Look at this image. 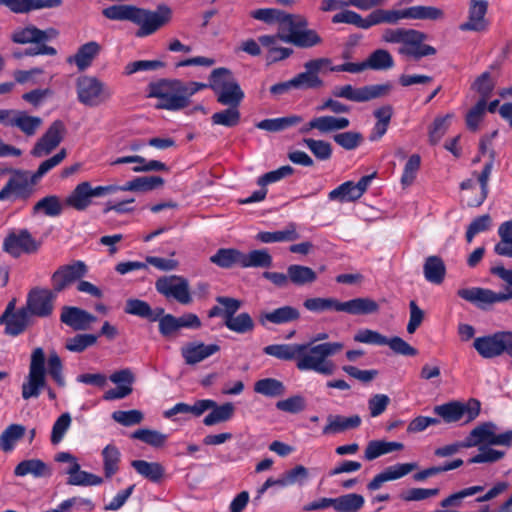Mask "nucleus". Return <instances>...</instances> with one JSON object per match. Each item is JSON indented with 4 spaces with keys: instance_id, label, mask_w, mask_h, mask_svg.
<instances>
[{
    "instance_id": "obj_1",
    "label": "nucleus",
    "mask_w": 512,
    "mask_h": 512,
    "mask_svg": "<svg viewBox=\"0 0 512 512\" xmlns=\"http://www.w3.org/2000/svg\"><path fill=\"white\" fill-rule=\"evenodd\" d=\"M342 342H323L318 345L312 343L301 344H273L263 348L266 355L283 361H296L300 371H314L318 374L330 376L335 372V364L329 360L342 351Z\"/></svg>"
},
{
    "instance_id": "obj_2",
    "label": "nucleus",
    "mask_w": 512,
    "mask_h": 512,
    "mask_svg": "<svg viewBox=\"0 0 512 512\" xmlns=\"http://www.w3.org/2000/svg\"><path fill=\"white\" fill-rule=\"evenodd\" d=\"M206 88V83L162 79L149 85V96L158 98L157 108L176 111L187 107L191 96Z\"/></svg>"
},
{
    "instance_id": "obj_3",
    "label": "nucleus",
    "mask_w": 512,
    "mask_h": 512,
    "mask_svg": "<svg viewBox=\"0 0 512 512\" xmlns=\"http://www.w3.org/2000/svg\"><path fill=\"white\" fill-rule=\"evenodd\" d=\"M427 35L412 28H387L381 34V40L388 44H401L398 53L419 60L436 54V49L424 41Z\"/></svg>"
},
{
    "instance_id": "obj_4",
    "label": "nucleus",
    "mask_w": 512,
    "mask_h": 512,
    "mask_svg": "<svg viewBox=\"0 0 512 512\" xmlns=\"http://www.w3.org/2000/svg\"><path fill=\"white\" fill-rule=\"evenodd\" d=\"M206 85L214 91L217 101L222 105L239 106L244 99L240 85L226 68L214 69L210 75V82Z\"/></svg>"
},
{
    "instance_id": "obj_5",
    "label": "nucleus",
    "mask_w": 512,
    "mask_h": 512,
    "mask_svg": "<svg viewBox=\"0 0 512 512\" xmlns=\"http://www.w3.org/2000/svg\"><path fill=\"white\" fill-rule=\"evenodd\" d=\"M58 35L54 28L47 30H40L33 25L20 27L13 31L11 40L17 44H35L34 47H29L25 50L24 55H55L56 49L45 44L47 40L53 39Z\"/></svg>"
},
{
    "instance_id": "obj_6",
    "label": "nucleus",
    "mask_w": 512,
    "mask_h": 512,
    "mask_svg": "<svg viewBox=\"0 0 512 512\" xmlns=\"http://www.w3.org/2000/svg\"><path fill=\"white\" fill-rule=\"evenodd\" d=\"M75 86L78 101L88 107H98L108 102L113 94L112 90L95 76H80Z\"/></svg>"
},
{
    "instance_id": "obj_7",
    "label": "nucleus",
    "mask_w": 512,
    "mask_h": 512,
    "mask_svg": "<svg viewBox=\"0 0 512 512\" xmlns=\"http://www.w3.org/2000/svg\"><path fill=\"white\" fill-rule=\"evenodd\" d=\"M473 348L484 359H493L503 354L511 358L512 366V331L503 330L493 334L476 337Z\"/></svg>"
},
{
    "instance_id": "obj_8",
    "label": "nucleus",
    "mask_w": 512,
    "mask_h": 512,
    "mask_svg": "<svg viewBox=\"0 0 512 512\" xmlns=\"http://www.w3.org/2000/svg\"><path fill=\"white\" fill-rule=\"evenodd\" d=\"M46 384L45 353L41 347H37L31 354L29 372L22 384L23 399L37 398Z\"/></svg>"
},
{
    "instance_id": "obj_9",
    "label": "nucleus",
    "mask_w": 512,
    "mask_h": 512,
    "mask_svg": "<svg viewBox=\"0 0 512 512\" xmlns=\"http://www.w3.org/2000/svg\"><path fill=\"white\" fill-rule=\"evenodd\" d=\"M172 11L166 5L158 6L156 11H151L135 6L131 22L138 25L137 37H146L155 33L171 19Z\"/></svg>"
},
{
    "instance_id": "obj_10",
    "label": "nucleus",
    "mask_w": 512,
    "mask_h": 512,
    "mask_svg": "<svg viewBox=\"0 0 512 512\" xmlns=\"http://www.w3.org/2000/svg\"><path fill=\"white\" fill-rule=\"evenodd\" d=\"M433 412L445 423H456L465 419V423L473 421L480 413V402L470 399L467 403L450 401L433 408Z\"/></svg>"
},
{
    "instance_id": "obj_11",
    "label": "nucleus",
    "mask_w": 512,
    "mask_h": 512,
    "mask_svg": "<svg viewBox=\"0 0 512 512\" xmlns=\"http://www.w3.org/2000/svg\"><path fill=\"white\" fill-rule=\"evenodd\" d=\"M115 192H117V188H114L113 185L92 187L90 182L83 181L76 185L66 197L64 203L76 211H84L92 204L93 198L103 197Z\"/></svg>"
},
{
    "instance_id": "obj_12",
    "label": "nucleus",
    "mask_w": 512,
    "mask_h": 512,
    "mask_svg": "<svg viewBox=\"0 0 512 512\" xmlns=\"http://www.w3.org/2000/svg\"><path fill=\"white\" fill-rule=\"evenodd\" d=\"M156 291L167 299H174L180 304L188 305L192 302L189 282L178 275L162 276L155 282Z\"/></svg>"
},
{
    "instance_id": "obj_13",
    "label": "nucleus",
    "mask_w": 512,
    "mask_h": 512,
    "mask_svg": "<svg viewBox=\"0 0 512 512\" xmlns=\"http://www.w3.org/2000/svg\"><path fill=\"white\" fill-rule=\"evenodd\" d=\"M390 90V84L367 85L359 88L347 84L334 87L332 95L353 102H366L383 97L387 95Z\"/></svg>"
},
{
    "instance_id": "obj_14",
    "label": "nucleus",
    "mask_w": 512,
    "mask_h": 512,
    "mask_svg": "<svg viewBox=\"0 0 512 512\" xmlns=\"http://www.w3.org/2000/svg\"><path fill=\"white\" fill-rule=\"evenodd\" d=\"M37 182V180H34L32 173L16 171L0 190V200H8L10 198L26 199L32 194L33 187Z\"/></svg>"
},
{
    "instance_id": "obj_15",
    "label": "nucleus",
    "mask_w": 512,
    "mask_h": 512,
    "mask_svg": "<svg viewBox=\"0 0 512 512\" xmlns=\"http://www.w3.org/2000/svg\"><path fill=\"white\" fill-rule=\"evenodd\" d=\"M66 129L61 120L54 121L35 143L31 154L41 158L50 154L62 142Z\"/></svg>"
},
{
    "instance_id": "obj_16",
    "label": "nucleus",
    "mask_w": 512,
    "mask_h": 512,
    "mask_svg": "<svg viewBox=\"0 0 512 512\" xmlns=\"http://www.w3.org/2000/svg\"><path fill=\"white\" fill-rule=\"evenodd\" d=\"M88 272V268L83 261H74L71 264L59 267L52 275L51 282L53 291L59 293L69 285L81 280Z\"/></svg>"
},
{
    "instance_id": "obj_17",
    "label": "nucleus",
    "mask_w": 512,
    "mask_h": 512,
    "mask_svg": "<svg viewBox=\"0 0 512 512\" xmlns=\"http://www.w3.org/2000/svg\"><path fill=\"white\" fill-rule=\"evenodd\" d=\"M56 293L48 289L34 288L28 296L25 308L33 316L47 317L54 308Z\"/></svg>"
},
{
    "instance_id": "obj_18",
    "label": "nucleus",
    "mask_w": 512,
    "mask_h": 512,
    "mask_svg": "<svg viewBox=\"0 0 512 512\" xmlns=\"http://www.w3.org/2000/svg\"><path fill=\"white\" fill-rule=\"evenodd\" d=\"M350 126V120L344 116L322 115L312 118L305 123L300 132L303 134L309 133L312 130H317L320 134H330L337 131L345 130Z\"/></svg>"
},
{
    "instance_id": "obj_19",
    "label": "nucleus",
    "mask_w": 512,
    "mask_h": 512,
    "mask_svg": "<svg viewBox=\"0 0 512 512\" xmlns=\"http://www.w3.org/2000/svg\"><path fill=\"white\" fill-rule=\"evenodd\" d=\"M487 0H469L467 20L459 25L461 31L481 32L487 29Z\"/></svg>"
},
{
    "instance_id": "obj_20",
    "label": "nucleus",
    "mask_w": 512,
    "mask_h": 512,
    "mask_svg": "<svg viewBox=\"0 0 512 512\" xmlns=\"http://www.w3.org/2000/svg\"><path fill=\"white\" fill-rule=\"evenodd\" d=\"M4 250L14 257L23 253H33L38 249L37 242L27 230L10 233L3 242Z\"/></svg>"
},
{
    "instance_id": "obj_21",
    "label": "nucleus",
    "mask_w": 512,
    "mask_h": 512,
    "mask_svg": "<svg viewBox=\"0 0 512 512\" xmlns=\"http://www.w3.org/2000/svg\"><path fill=\"white\" fill-rule=\"evenodd\" d=\"M457 294L462 299L474 303L480 308L507 301V296H503L502 292L479 287L460 289Z\"/></svg>"
},
{
    "instance_id": "obj_22",
    "label": "nucleus",
    "mask_w": 512,
    "mask_h": 512,
    "mask_svg": "<svg viewBox=\"0 0 512 512\" xmlns=\"http://www.w3.org/2000/svg\"><path fill=\"white\" fill-rule=\"evenodd\" d=\"M96 320L94 315L75 306H64L60 315V321L75 331L90 329Z\"/></svg>"
},
{
    "instance_id": "obj_23",
    "label": "nucleus",
    "mask_w": 512,
    "mask_h": 512,
    "mask_svg": "<svg viewBox=\"0 0 512 512\" xmlns=\"http://www.w3.org/2000/svg\"><path fill=\"white\" fill-rule=\"evenodd\" d=\"M218 344H205L200 341L189 342L181 347V356L187 365L198 364L219 352Z\"/></svg>"
},
{
    "instance_id": "obj_24",
    "label": "nucleus",
    "mask_w": 512,
    "mask_h": 512,
    "mask_svg": "<svg viewBox=\"0 0 512 512\" xmlns=\"http://www.w3.org/2000/svg\"><path fill=\"white\" fill-rule=\"evenodd\" d=\"M299 318L300 312L297 308L285 305L272 311L261 312L259 315V322L262 325H266V323L282 325L297 321Z\"/></svg>"
},
{
    "instance_id": "obj_25",
    "label": "nucleus",
    "mask_w": 512,
    "mask_h": 512,
    "mask_svg": "<svg viewBox=\"0 0 512 512\" xmlns=\"http://www.w3.org/2000/svg\"><path fill=\"white\" fill-rule=\"evenodd\" d=\"M410 19L409 7L404 9H376L369 14L370 28L379 24L396 25Z\"/></svg>"
},
{
    "instance_id": "obj_26",
    "label": "nucleus",
    "mask_w": 512,
    "mask_h": 512,
    "mask_svg": "<svg viewBox=\"0 0 512 512\" xmlns=\"http://www.w3.org/2000/svg\"><path fill=\"white\" fill-rule=\"evenodd\" d=\"M361 418L359 415L344 417L341 415H329L327 425L323 428V434H336L346 430L355 429L360 426Z\"/></svg>"
},
{
    "instance_id": "obj_27",
    "label": "nucleus",
    "mask_w": 512,
    "mask_h": 512,
    "mask_svg": "<svg viewBox=\"0 0 512 512\" xmlns=\"http://www.w3.org/2000/svg\"><path fill=\"white\" fill-rule=\"evenodd\" d=\"M497 426L492 422H486L476 426L471 430L469 435L464 439L468 448L478 446L481 443L493 445Z\"/></svg>"
},
{
    "instance_id": "obj_28",
    "label": "nucleus",
    "mask_w": 512,
    "mask_h": 512,
    "mask_svg": "<svg viewBox=\"0 0 512 512\" xmlns=\"http://www.w3.org/2000/svg\"><path fill=\"white\" fill-rule=\"evenodd\" d=\"M14 474L17 477L31 475L35 478H41L49 476L50 469L41 459L32 458L19 462L14 469Z\"/></svg>"
},
{
    "instance_id": "obj_29",
    "label": "nucleus",
    "mask_w": 512,
    "mask_h": 512,
    "mask_svg": "<svg viewBox=\"0 0 512 512\" xmlns=\"http://www.w3.org/2000/svg\"><path fill=\"white\" fill-rule=\"evenodd\" d=\"M101 46L95 42L90 41L78 48L77 53L69 59V62H74L78 70L84 71L91 66L93 60L100 53Z\"/></svg>"
},
{
    "instance_id": "obj_30",
    "label": "nucleus",
    "mask_w": 512,
    "mask_h": 512,
    "mask_svg": "<svg viewBox=\"0 0 512 512\" xmlns=\"http://www.w3.org/2000/svg\"><path fill=\"white\" fill-rule=\"evenodd\" d=\"M281 40L301 48H310L322 43V38L312 29L296 30L282 36Z\"/></svg>"
},
{
    "instance_id": "obj_31",
    "label": "nucleus",
    "mask_w": 512,
    "mask_h": 512,
    "mask_svg": "<svg viewBox=\"0 0 512 512\" xmlns=\"http://www.w3.org/2000/svg\"><path fill=\"white\" fill-rule=\"evenodd\" d=\"M379 310L376 301L368 297L354 298L349 301L342 302L341 312L351 315H367L375 313Z\"/></svg>"
},
{
    "instance_id": "obj_32",
    "label": "nucleus",
    "mask_w": 512,
    "mask_h": 512,
    "mask_svg": "<svg viewBox=\"0 0 512 512\" xmlns=\"http://www.w3.org/2000/svg\"><path fill=\"white\" fill-rule=\"evenodd\" d=\"M125 312L127 314L139 316L149 321H157L164 314L163 308L152 310L150 305L139 299H128L126 301Z\"/></svg>"
},
{
    "instance_id": "obj_33",
    "label": "nucleus",
    "mask_w": 512,
    "mask_h": 512,
    "mask_svg": "<svg viewBox=\"0 0 512 512\" xmlns=\"http://www.w3.org/2000/svg\"><path fill=\"white\" fill-rule=\"evenodd\" d=\"M163 184L164 180L159 176H144L128 181L122 186L113 185V187L117 188V191L146 192L161 187Z\"/></svg>"
},
{
    "instance_id": "obj_34",
    "label": "nucleus",
    "mask_w": 512,
    "mask_h": 512,
    "mask_svg": "<svg viewBox=\"0 0 512 512\" xmlns=\"http://www.w3.org/2000/svg\"><path fill=\"white\" fill-rule=\"evenodd\" d=\"M425 279L433 284H441L445 278L446 267L439 256H429L423 265Z\"/></svg>"
},
{
    "instance_id": "obj_35",
    "label": "nucleus",
    "mask_w": 512,
    "mask_h": 512,
    "mask_svg": "<svg viewBox=\"0 0 512 512\" xmlns=\"http://www.w3.org/2000/svg\"><path fill=\"white\" fill-rule=\"evenodd\" d=\"M404 448V445L400 442H388L384 440H373L370 441L365 449L364 457L368 461H372L382 455L391 453L393 451H399Z\"/></svg>"
},
{
    "instance_id": "obj_36",
    "label": "nucleus",
    "mask_w": 512,
    "mask_h": 512,
    "mask_svg": "<svg viewBox=\"0 0 512 512\" xmlns=\"http://www.w3.org/2000/svg\"><path fill=\"white\" fill-rule=\"evenodd\" d=\"M210 261L226 269L233 266L242 267V252L234 248H221L210 257Z\"/></svg>"
},
{
    "instance_id": "obj_37",
    "label": "nucleus",
    "mask_w": 512,
    "mask_h": 512,
    "mask_svg": "<svg viewBox=\"0 0 512 512\" xmlns=\"http://www.w3.org/2000/svg\"><path fill=\"white\" fill-rule=\"evenodd\" d=\"M31 314L23 307L13 315L8 316L6 320H1L0 323L5 324V332L11 336L21 334L29 323Z\"/></svg>"
},
{
    "instance_id": "obj_38",
    "label": "nucleus",
    "mask_w": 512,
    "mask_h": 512,
    "mask_svg": "<svg viewBox=\"0 0 512 512\" xmlns=\"http://www.w3.org/2000/svg\"><path fill=\"white\" fill-rule=\"evenodd\" d=\"M26 433L25 426L21 424H10L0 434V450L11 452L16 443L24 437Z\"/></svg>"
},
{
    "instance_id": "obj_39",
    "label": "nucleus",
    "mask_w": 512,
    "mask_h": 512,
    "mask_svg": "<svg viewBox=\"0 0 512 512\" xmlns=\"http://www.w3.org/2000/svg\"><path fill=\"white\" fill-rule=\"evenodd\" d=\"M290 283L296 286H305L314 283L317 280L316 272L304 265L292 264L287 267Z\"/></svg>"
},
{
    "instance_id": "obj_40",
    "label": "nucleus",
    "mask_w": 512,
    "mask_h": 512,
    "mask_svg": "<svg viewBox=\"0 0 512 512\" xmlns=\"http://www.w3.org/2000/svg\"><path fill=\"white\" fill-rule=\"evenodd\" d=\"M256 239L262 243L289 242L299 239L296 225L290 223L284 230L274 232H259Z\"/></svg>"
},
{
    "instance_id": "obj_41",
    "label": "nucleus",
    "mask_w": 512,
    "mask_h": 512,
    "mask_svg": "<svg viewBox=\"0 0 512 512\" xmlns=\"http://www.w3.org/2000/svg\"><path fill=\"white\" fill-rule=\"evenodd\" d=\"M131 466L144 478L151 482H159L164 474V467L158 462H148L145 460H134Z\"/></svg>"
},
{
    "instance_id": "obj_42",
    "label": "nucleus",
    "mask_w": 512,
    "mask_h": 512,
    "mask_svg": "<svg viewBox=\"0 0 512 512\" xmlns=\"http://www.w3.org/2000/svg\"><path fill=\"white\" fill-rule=\"evenodd\" d=\"M303 306L310 312L322 313L327 311L341 312L342 302L333 297H313L303 302Z\"/></svg>"
},
{
    "instance_id": "obj_43",
    "label": "nucleus",
    "mask_w": 512,
    "mask_h": 512,
    "mask_svg": "<svg viewBox=\"0 0 512 512\" xmlns=\"http://www.w3.org/2000/svg\"><path fill=\"white\" fill-rule=\"evenodd\" d=\"M272 263V256L266 249L252 250L247 254L242 252L241 268H269Z\"/></svg>"
},
{
    "instance_id": "obj_44",
    "label": "nucleus",
    "mask_w": 512,
    "mask_h": 512,
    "mask_svg": "<svg viewBox=\"0 0 512 512\" xmlns=\"http://www.w3.org/2000/svg\"><path fill=\"white\" fill-rule=\"evenodd\" d=\"M303 121L301 116L290 115L286 117L264 119L256 124V127L269 132H278L295 126Z\"/></svg>"
},
{
    "instance_id": "obj_45",
    "label": "nucleus",
    "mask_w": 512,
    "mask_h": 512,
    "mask_svg": "<svg viewBox=\"0 0 512 512\" xmlns=\"http://www.w3.org/2000/svg\"><path fill=\"white\" fill-rule=\"evenodd\" d=\"M500 240L494 246L499 256L512 258V220L502 223L498 228Z\"/></svg>"
},
{
    "instance_id": "obj_46",
    "label": "nucleus",
    "mask_w": 512,
    "mask_h": 512,
    "mask_svg": "<svg viewBox=\"0 0 512 512\" xmlns=\"http://www.w3.org/2000/svg\"><path fill=\"white\" fill-rule=\"evenodd\" d=\"M102 458L104 475L110 479L119 470L121 453L115 445L109 444L102 450Z\"/></svg>"
},
{
    "instance_id": "obj_47",
    "label": "nucleus",
    "mask_w": 512,
    "mask_h": 512,
    "mask_svg": "<svg viewBox=\"0 0 512 512\" xmlns=\"http://www.w3.org/2000/svg\"><path fill=\"white\" fill-rule=\"evenodd\" d=\"M364 502L362 495L350 493L333 498V508L337 512H358L363 507Z\"/></svg>"
},
{
    "instance_id": "obj_48",
    "label": "nucleus",
    "mask_w": 512,
    "mask_h": 512,
    "mask_svg": "<svg viewBox=\"0 0 512 512\" xmlns=\"http://www.w3.org/2000/svg\"><path fill=\"white\" fill-rule=\"evenodd\" d=\"M63 211V204L56 195H49L40 199L33 207V213H43L49 217L59 216Z\"/></svg>"
},
{
    "instance_id": "obj_49",
    "label": "nucleus",
    "mask_w": 512,
    "mask_h": 512,
    "mask_svg": "<svg viewBox=\"0 0 512 512\" xmlns=\"http://www.w3.org/2000/svg\"><path fill=\"white\" fill-rule=\"evenodd\" d=\"M228 108L215 112L211 116L213 125H221L225 127H235L240 123L241 114L239 106L227 105Z\"/></svg>"
},
{
    "instance_id": "obj_50",
    "label": "nucleus",
    "mask_w": 512,
    "mask_h": 512,
    "mask_svg": "<svg viewBox=\"0 0 512 512\" xmlns=\"http://www.w3.org/2000/svg\"><path fill=\"white\" fill-rule=\"evenodd\" d=\"M410 20H431L441 21L445 18V12L434 6H411L409 7Z\"/></svg>"
},
{
    "instance_id": "obj_51",
    "label": "nucleus",
    "mask_w": 512,
    "mask_h": 512,
    "mask_svg": "<svg viewBox=\"0 0 512 512\" xmlns=\"http://www.w3.org/2000/svg\"><path fill=\"white\" fill-rule=\"evenodd\" d=\"M211 410L212 411L203 419V423L206 426H213L228 421L232 418L235 408L232 403H225L218 406L215 402V406L212 407Z\"/></svg>"
},
{
    "instance_id": "obj_52",
    "label": "nucleus",
    "mask_w": 512,
    "mask_h": 512,
    "mask_svg": "<svg viewBox=\"0 0 512 512\" xmlns=\"http://www.w3.org/2000/svg\"><path fill=\"white\" fill-rule=\"evenodd\" d=\"M254 391L266 397H279L284 395V384L275 378H264L254 384Z\"/></svg>"
},
{
    "instance_id": "obj_53",
    "label": "nucleus",
    "mask_w": 512,
    "mask_h": 512,
    "mask_svg": "<svg viewBox=\"0 0 512 512\" xmlns=\"http://www.w3.org/2000/svg\"><path fill=\"white\" fill-rule=\"evenodd\" d=\"M43 120L38 116H30L25 111H20L15 119L14 127L20 129L26 136L31 137L36 134L42 126Z\"/></svg>"
},
{
    "instance_id": "obj_54",
    "label": "nucleus",
    "mask_w": 512,
    "mask_h": 512,
    "mask_svg": "<svg viewBox=\"0 0 512 512\" xmlns=\"http://www.w3.org/2000/svg\"><path fill=\"white\" fill-rule=\"evenodd\" d=\"M368 69L388 70L394 66V60L389 51L377 49L373 51L366 59Z\"/></svg>"
},
{
    "instance_id": "obj_55",
    "label": "nucleus",
    "mask_w": 512,
    "mask_h": 512,
    "mask_svg": "<svg viewBox=\"0 0 512 512\" xmlns=\"http://www.w3.org/2000/svg\"><path fill=\"white\" fill-rule=\"evenodd\" d=\"M328 198L331 201L350 202L358 200L361 196L355 187V183L353 181H346L330 191Z\"/></svg>"
},
{
    "instance_id": "obj_56",
    "label": "nucleus",
    "mask_w": 512,
    "mask_h": 512,
    "mask_svg": "<svg viewBox=\"0 0 512 512\" xmlns=\"http://www.w3.org/2000/svg\"><path fill=\"white\" fill-rule=\"evenodd\" d=\"M225 326L238 334H245L254 329V321L248 313H240L224 321Z\"/></svg>"
},
{
    "instance_id": "obj_57",
    "label": "nucleus",
    "mask_w": 512,
    "mask_h": 512,
    "mask_svg": "<svg viewBox=\"0 0 512 512\" xmlns=\"http://www.w3.org/2000/svg\"><path fill=\"white\" fill-rule=\"evenodd\" d=\"M453 118V114H447L445 116H438L434 119L433 123L429 127V142L431 145H436L442 137L445 135L450 125V120Z\"/></svg>"
},
{
    "instance_id": "obj_58",
    "label": "nucleus",
    "mask_w": 512,
    "mask_h": 512,
    "mask_svg": "<svg viewBox=\"0 0 512 512\" xmlns=\"http://www.w3.org/2000/svg\"><path fill=\"white\" fill-rule=\"evenodd\" d=\"M303 144L320 161H327L332 156V146L327 141L316 140L313 138H304Z\"/></svg>"
},
{
    "instance_id": "obj_59",
    "label": "nucleus",
    "mask_w": 512,
    "mask_h": 512,
    "mask_svg": "<svg viewBox=\"0 0 512 512\" xmlns=\"http://www.w3.org/2000/svg\"><path fill=\"white\" fill-rule=\"evenodd\" d=\"M334 142L345 150L358 148L364 141L363 135L357 131H346L333 136Z\"/></svg>"
},
{
    "instance_id": "obj_60",
    "label": "nucleus",
    "mask_w": 512,
    "mask_h": 512,
    "mask_svg": "<svg viewBox=\"0 0 512 512\" xmlns=\"http://www.w3.org/2000/svg\"><path fill=\"white\" fill-rule=\"evenodd\" d=\"M332 22L352 24L361 29L370 28L369 15L366 18H363L360 14L352 10H345L335 14L332 17Z\"/></svg>"
},
{
    "instance_id": "obj_61",
    "label": "nucleus",
    "mask_w": 512,
    "mask_h": 512,
    "mask_svg": "<svg viewBox=\"0 0 512 512\" xmlns=\"http://www.w3.org/2000/svg\"><path fill=\"white\" fill-rule=\"evenodd\" d=\"M96 341L97 336L93 334H77L66 339L65 348L70 352L80 353L94 345Z\"/></svg>"
},
{
    "instance_id": "obj_62",
    "label": "nucleus",
    "mask_w": 512,
    "mask_h": 512,
    "mask_svg": "<svg viewBox=\"0 0 512 512\" xmlns=\"http://www.w3.org/2000/svg\"><path fill=\"white\" fill-rule=\"evenodd\" d=\"M72 423V417L70 413L65 412L61 414L52 426L51 431V443L53 445L59 444L65 437L66 432L69 430Z\"/></svg>"
},
{
    "instance_id": "obj_63",
    "label": "nucleus",
    "mask_w": 512,
    "mask_h": 512,
    "mask_svg": "<svg viewBox=\"0 0 512 512\" xmlns=\"http://www.w3.org/2000/svg\"><path fill=\"white\" fill-rule=\"evenodd\" d=\"M420 166H421L420 155L413 154L408 158V160L404 166L403 173H402L401 180H400L401 185L403 187H409L414 183L417 173L420 169Z\"/></svg>"
},
{
    "instance_id": "obj_64",
    "label": "nucleus",
    "mask_w": 512,
    "mask_h": 512,
    "mask_svg": "<svg viewBox=\"0 0 512 512\" xmlns=\"http://www.w3.org/2000/svg\"><path fill=\"white\" fill-rule=\"evenodd\" d=\"M135 6L133 5H113L105 8L102 14L115 21H131Z\"/></svg>"
}]
</instances>
